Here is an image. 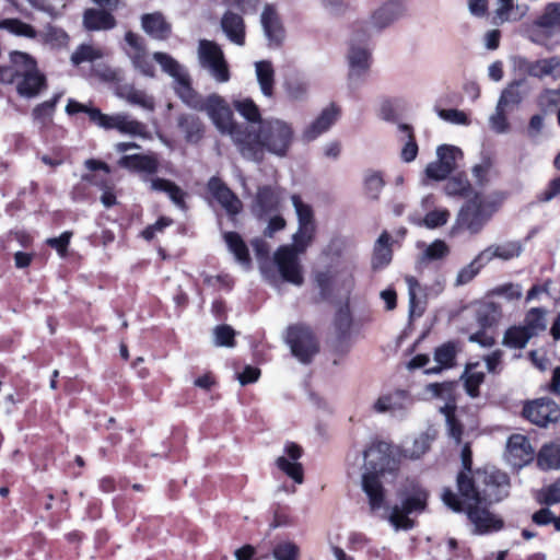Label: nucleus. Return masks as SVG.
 <instances>
[{"label":"nucleus","instance_id":"e2e57ef3","mask_svg":"<svg viewBox=\"0 0 560 560\" xmlns=\"http://www.w3.org/2000/svg\"><path fill=\"white\" fill-rule=\"evenodd\" d=\"M234 335L235 332L230 326H217L214 328V343L220 347H232Z\"/></svg>","mask_w":560,"mask_h":560},{"label":"nucleus","instance_id":"09e8293b","mask_svg":"<svg viewBox=\"0 0 560 560\" xmlns=\"http://www.w3.org/2000/svg\"><path fill=\"white\" fill-rule=\"evenodd\" d=\"M128 103L132 105L140 106L147 110L154 109V98L151 95H148L144 91L135 89L133 86H128L120 94Z\"/></svg>","mask_w":560,"mask_h":560},{"label":"nucleus","instance_id":"774afa93","mask_svg":"<svg viewBox=\"0 0 560 560\" xmlns=\"http://www.w3.org/2000/svg\"><path fill=\"white\" fill-rule=\"evenodd\" d=\"M541 501L549 505L560 502V479L544 489Z\"/></svg>","mask_w":560,"mask_h":560},{"label":"nucleus","instance_id":"6e6d98bb","mask_svg":"<svg viewBox=\"0 0 560 560\" xmlns=\"http://www.w3.org/2000/svg\"><path fill=\"white\" fill-rule=\"evenodd\" d=\"M385 185V182L378 172H369L364 176V189L370 199L377 200Z\"/></svg>","mask_w":560,"mask_h":560},{"label":"nucleus","instance_id":"473e14b6","mask_svg":"<svg viewBox=\"0 0 560 560\" xmlns=\"http://www.w3.org/2000/svg\"><path fill=\"white\" fill-rule=\"evenodd\" d=\"M149 182L152 190L167 194L173 203L179 209L185 210L187 208L185 202L187 194L175 183L160 177L151 178Z\"/></svg>","mask_w":560,"mask_h":560},{"label":"nucleus","instance_id":"4d7b16f0","mask_svg":"<svg viewBox=\"0 0 560 560\" xmlns=\"http://www.w3.org/2000/svg\"><path fill=\"white\" fill-rule=\"evenodd\" d=\"M103 57V54L100 49H95L91 45L82 44L80 45L75 51L71 55V62L74 66H79L85 61H93Z\"/></svg>","mask_w":560,"mask_h":560},{"label":"nucleus","instance_id":"a878e982","mask_svg":"<svg viewBox=\"0 0 560 560\" xmlns=\"http://www.w3.org/2000/svg\"><path fill=\"white\" fill-rule=\"evenodd\" d=\"M118 165L132 172L152 175L159 170V160L154 154H126L118 160Z\"/></svg>","mask_w":560,"mask_h":560},{"label":"nucleus","instance_id":"1a4fd4ad","mask_svg":"<svg viewBox=\"0 0 560 560\" xmlns=\"http://www.w3.org/2000/svg\"><path fill=\"white\" fill-rule=\"evenodd\" d=\"M428 492L421 487H413L402 499L400 505H395L388 516V522L396 529L408 530L415 526L410 514L421 513L427 506Z\"/></svg>","mask_w":560,"mask_h":560},{"label":"nucleus","instance_id":"a18cd8bd","mask_svg":"<svg viewBox=\"0 0 560 560\" xmlns=\"http://www.w3.org/2000/svg\"><path fill=\"white\" fill-rule=\"evenodd\" d=\"M535 25L541 28H560V2L546 5L544 13L535 21Z\"/></svg>","mask_w":560,"mask_h":560},{"label":"nucleus","instance_id":"ddd939ff","mask_svg":"<svg viewBox=\"0 0 560 560\" xmlns=\"http://www.w3.org/2000/svg\"><path fill=\"white\" fill-rule=\"evenodd\" d=\"M125 42L126 47H124V50L131 60L133 68L142 75L153 78L155 71L154 65L148 55L144 39L140 35L129 31L125 34Z\"/></svg>","mask_w":560,"mask_h":560},{"label":"nucleus","instance_id":"8fccbe9b","mask_svg":"<svg viewBox=\"0 0 560 560\" xmlns=\"http://www.w3.org/2000/svg\"><path fill=\"white\" fill-rule=\"evenodd\" d=\"M455 359V347L451 343L443 345L435 350L434 360L439 364L435 368L425 370L427 374H435L442 371L444 368L453 365Z\"/></svg>","mask_w":560,"mask_h":560},{"label":"nucleus","instance_id":"f257e3e1","mask_svg":"<svg viewBox=\"0 0 560 560\" xmlns=\"http://www.w3.org/2000/svg\"><path fill=\"white\" fill-rule=\"evenodd\" d=\"M153 59L173 78V90L177 97L189 108L206 112L217 129L232 138L243 158L261 162L265 151L278 158L288 155L295 139L292 124L270 117L260 121L258 130L248 125H237L224 98L218 94L205 98L199 94L192 88L187 69L171 55L159 51L153 54Z\"/></svg>","mask_w":560,"mask_h":560},{"label":"nucleus","instance_id":"f03ea898","mask_svg":"<svg viewBox=\"0 0 560 560\" xmlns=\"http://www.w3.org/2000/svg\"><path fill=\"white\" fill-rule=\"evenodd\" d=\"M457 488L463 501L450 489L443 491L442 500L454 512L466 511L476 533L485 534L503 527V521L481 504L498 502L508 497L510 479L505 472L490 467L478 469L472 478L458 474Z\"/></svg>","mask_w":560,"mask_h":560},{"label":"nucleus","instance_id":"5fc2aeb1","mask_svg":"<svg viewBox=\"0 0 560 560\" xmlns=\"http://www.w3.org/2000/svg\"><path fill=\"white\" fill-rule=\"evenodd\" d=\"M235 109L249 122H258L262 120L258 106L250 100L245 98L234 102Z\"/></svg>","mask_w":560,"mask_h":560},{"label":"nucleus","instance_id":"864d4df0","mask_svg":"<svg viewBox=\"0 0 560 560\" xmlns=\"http://www.w3.org/2000/svg\"><path fill=\"white\" fill-rule=\"evenodd\" d=\"M511 110L505 107H500L497 103L494 113L489 117V126L495 133H506L510 131V122L508 120V114Z\"/></svg>","mask_w":560,"mask_h":560},{"label":"nucleus","instance_id":"7c9ffc66","mask_svg":"<svg viewBox=\"0 0 560 560\" xmlns=\"http://www.w3.org/2000/svg\"><path fill=\"white\" fill-rule=\"evenodd\" d=\"M525 71L528 75L542 79L545 77L560 78V57H550L527 62Z\"/></svg>","mask_w":560,"mask_h":560},{"label":"nucleus","instance_id":"37998d69","mask_svg":"<svg viewBox=\"0 0 560 560\" xmlns=\"http://www.w3.org/2000/svg\"><path fill=\"white\" fill-rule=\"evenodd\" d=\"M405 281L408 287L409 310L411 314L420 316L423 313V301L420 296L421 287L418 280L412 276H406Z\"/></svg>","mask_w":560,"mask_h":560},{"label":"nucleus","instance_id":"680f3d73","mask_svg":"<svg viewBox=\"0 0 560 560\" xmlns=\"http://www.w3.org/2000/svg\"><path fill=\"white\" fill-rule=\"evenodd\" d=\"M450 218V212L446 209H435L429 211L424 219L423 223L429 229H435L444 225Z\"/></svg>","mask_w":560,"mask_h":560},{"label":"nucleus","instance_id":"603ef678","mask_svg":"<svg viewBox=\"0 0 560 560\" xmlns=\"http://www.w3.org/2000/svg\"><path fill=\"white\" fill-rule=\"evenodd\" d=\"M436 156L446 168H451L453 172L456 167V160L463 158V152L457 147L442 144L436 149Z\"/></svg>","mask_w":560,"mask_h":560},{"label":"nucleus","instance_id":"ea45409f","mask_svg":"<svg viewBox=\"0 0 560 560\" xmlns=\"http://www.w3.org/2000/svg\"><path fill=\"white\" fill-rule=\"evenodd\" d=\"M456 405L453 400H448L444 406L440 407V411L445 416L448 435L459 444L462 442L463 427L455 418Z\"/></svg>","mask_w":560,"mask_h":560},{"label":"nucleus","instance_id":"c03bdc74","mask_svg":"<svg viewBox=\"0 0 560 560\" xmlns=\"http://www.w3.org/2000/svg\"><path fill=\"white\" fill-rule=\"evenodd\" d=\"M301 549L298 544L290 539L278 541L272 548L275 560H300Z\"/></svg>","mask_w":560,"mask_h":560},{"label":"nucleus","instance_id":"0e129e2a","mask_svg":"<svg viewBox=\"0 0 560 560\" xmlns=\"http://www.w3.org/2000/svg\"><path fill=\"white\" fill-rule=\"evenodd\" d=\"M448 247H425L424 253L418 260L419 268H422L431 261L440 260L447 255Z\"/></svg>","mask_w":560,"mask_h":560},{"label":"nucleus","instance_id":"aec40b11","mask_svg":"<svg viewBox=\"0 0 560 560\" xmlns=\"http://www.w3.org/2000/svg\"><path fill=\"white\" fill-rule=\"evenodd\" d=\"M281 201V191L278 186L265 185L257 189L252 203V213L257 219H265L278 211Z\"/></svg>","mask_w":560,"mask_h":560},{"label":"nucleus","instance_id":"c85d7f7f","mask_svg":"<svg viewBox=\"0 0 560 560\" xmlns=\"http://www.w3.org/2000/svg\"><path fill=\"white\" fill-rule=\"evenodd\" d=\"M141 26L148 35L160 40L166 39L172 31L171 24L165 21L160 12L143 14Z\"/></svg>","mask_w":560,"mask_h":560},{"label":"nucleus","instance_id":"e433bc0d","mask_svg":"<svg viewBox=\"0 0 560 560\" xmlns=\"http://www.w3.org/2000/svg\"><path fill=\"white\" fill-rule=\"evenodd\" d=\"M37 38L52 49L66 46L69 40L68 34L52 24H47L42 32H38Z\"/></svg>","mask_w":560,"mask_h":560},{"label":"nucleus","instance_id":"3c124183","mask_svg":"<svg viewBox=\"0 0 560 560\" xmlns=\"http://www.w3.org/2000/svg\"><path fill=\"white\" fill-rule=\"evenodd\" d=\"M534 337L546 329V312L542 308L534 307L529 310L523 325Z\"/></svg>","mask_w":560,"mask_h":560},{"label":"nucleus","instance_id":"9b49d317","mask_svg":"<svg viewBox=\"0 0 560 560\" xmlns=\"http://www.w3.org/2000/svg\"><path fill=\"white\" fill-rule=\"evenodd\" d=\"M291 353L299 362L308 364L318 352V343L312 330L304 325L289 326L284 337Z\"/></svg>","mask_w":560,"mask_h":560},{"label":"nucleus","instance_id":"a19ab883","mask_svg":"<svg viewBox=\"0 0 560 560\" xmlns=\"http://www.w3.org/2000/svg\"><path fill=\"white\" fill-rule=\"evenodd\" d=\"M537 463L545 470L560 468V445H545L538 453Z\"/></svg>","mask_w":560,"mask_h":560},{"label":"nucleus","instance_id":"20e7f679","mask_svg":"<svg viewBox=\"0 0 560 560\" xmlns=\"http://www.w3.org/2000/svg\"><path fill=\"white\" fill-rule=\"evenodd\" d=\"M255 249L260 272L267 280H276L279 273L289 283L298 287L303 284L300 255L304 253L305 247H278L272 257H270L269 247H255Z\"/></svg>","mask_w":560,"mask_h":560},{"label":"nucleus","instance_id":"dca6fc26","mask_svg":"<svg viewBox=\"0 0 560 560\" xmlns=\"http://www.w3.org/2000/svg\"><path fill=\"white\" fill-rule=\"evenodd\" d=\"M207 189L212 199L220 205L231 220H234L242 212L243 202L221 178L212 176L208 180Z\"/></svg>","mask_w":560,"mask_h":560},{"label":"nucleus","instance_id":"9d476101","mask_svg":"<svg viewBox=\"0 0 560 560\" xmlns=\"http://www.w3.org/2000/svg\"><path fill=\"white\" fill-rule=\"evenodd\" d=\"M197 55L200 67L207 70L215 81L224 83L230 80L229 66L223 50L215 42L200 39Z\"/></svg>","mask_w":560,"mask_h":560},{"label":"nucleus","instance_id":"5701e85b","mask_svg":"<svg viewBox=\"0 0 560 560\" xmlns=\"http://www.w3.org/2000/svg\"><path fill=\"white\" fill-rule=\"evenodd\" d=\"M301 455V447L298 444L290 443L284 447V455L276 460L277 467L299 485L304 480L303 467L299 463Z\"/></svg>","mask_w":560,"mask_h":560},{"label":"nucleus","instance_id":"bf43d9fd","mask_svg":"<svg viewBox=\"0 0 560 560\" xmlns=\"http://www.w3.org/2000/svg\"><path fill=\"white\" fill-rule=\"evenodd\" d=\"M94 112H101L96 107H89L88 105L81 104L72 98L68 101L66 106V113L68 115H74L77 113H85L90 120L100 127L101 120L94 115Z\"/></svg>","mask_w":560,"mask_h":560},{"label":"nucleus","instance_id":"49530a36","mask_svg":"<svg viewBox=\"0 0 560 560\" xmlns=\"http://www.w3.org/2000/svg\"><path fill=\"white\" fill-rule=\"evenodd\" d=\"M535 25L541 28H560V2L546 5L544 13L535 21Z\"/></svg>","mask_w":560,"mask_h":560},{"label":"nucleus","instance_id":"6e6552de","mask_svg":"<svg viewBox=\"0 0 560 560\" xmlns=\"http://www.w3.org/2000/svg\"><path fill=\"white\" fill-rule=\"evenodd\" d=\"M497 211L495 203L481 194H475L459 210L453 231L478 233Z\"/></svg>","mask_w":560,"mask_h":560},{"label":"nucleus","instance_id":"13d9d810","mask_svg":"<svg viewBox=\"0 0 560 560\" xmlns=\"http://www.w3.org/2000/svg\"><path fill=\"white\" fill-rule=\"evenodd\" d=\"M490 295L502 296L508 301H515L522 298L523 289L520 284L506 283L491 290Z\"/></svg>","mask_w":560,"mask_h":560},{"label":"nucleus","instance_id":"338daca9","mask_svg":"<svg viewBox=\"0 0 560 560\" xmlns=\"http://www.w3.org/2000/svg\"><path fill=\"white\" fill-rule=\"evenodd\" d=\"M558 197H560V176L549 182L547 188L537 195V200L539 202H549Z\"/></svg>","mask_w":560,"mask_h":560},{"label":"nucleus","instance_id":"393cba45","mask_svg":"<svg viewBox=\"0 0 560 560\" xmlns=\"http://www.w3.org/2000/svg\"><path fill=\"white\" fill-rule=\"evenodd\" d=\"M83 26L86 31H108L117 25L115 16L109 10L102 8H89L83 12Z\"/></svg>","mask_w":560,"mask_h":560},{"label":"nucleus","instance_id":"4be33fe9","mask_svg":"<svg viewBox=\"0 0 560 560\" xmlns=\"http://www.w3.org/2000/svg\"><path fill=\"white\" fill-rule=\"evenodd\" d=\"M340 115V108L336 104H330L324 108L320 114L302 131V140L311 142L325 133L337 121Z\"/></svg>","mask_w":560,"mask_h":560},{"label":"nucleus","instance_id":"69168bd1","mask_svg":"<svg viewBox=\"0 0 560 560\" xmlns=\"http://www.w3.org/2000/svg\"><path fill=\"white\" fill-rule=\"evenodd\" d=\"M393 258L390 247H375L372 257V267L374 270L383 269L386 267Z\"/></svg>","mask_w":560,"mask_h":560},{"label":"nucleus","instance_id":"de8ad7c7","mask_svg":"<svg viewBox=\"0 0 560 560\" xmlns=\"http://www.w3.org/2000/svg\"><path fill=\"white\" fill-rule=\"evenodd\" d=\"M532 337L524 326H513L505 331L503 343L510 348L522 349Z\"/></svg>","mask_w":560,"mask_h":560},{"label":"nucleus","instance_id":"2eb2a0df","mask_svg":"<svg viewBox=\"0 0 560 560\" xmlns=\"http://www.w3.org/2000/svg\"><path fill=\"white\" fill-rule=\"evenodd\" d=\"M413 405L412 397L405 390L381 395L373 404V410L377 413H389L397 419H404Z\"/></svg>","mask_w":560,"mask_h":560},{"label":"nucleus","instance_id":"6ab92c4d","mask_svg":"<svg viewBox=\"0 0 560 560\" xmlns=\"http://www.w3.org/2000/svg\"><path fill=\"white\" fill-rule=\"evenodd\" d=\"M535 451L527 436L515 433L506 442L505 460L514 468H522L534 459Z\"/></svg>","mask_w":560,"mask_h":560},{"label":"nucleus","instance_id":"423d86ee","mask_svg":"<svg viewBox=\"0 0 560 560\" xmlns=\"http://www.w3.org/2000/svg\"><path fill=\"white\" fill-rule=\"evenodd\" d=\"M407 11L406 0H385L375 8L368 20H357L352 27L357 34L362 33L363 38L371 39L377 34L400 20Z\"/></svg>","mask_w":560,"mask_h":560},{"label":"nucleus","instance_id":"b1692460","mask_svg":"<svg viewBox=\"0 0 560 560\" xmlns=\"http://www.w3.org/2000/svg\"><path fill=\"white\" fill-rule=\"evenodd\" d=\"M220 27L232 44L237 46L245 45L246 25L241 14L231 10L225 11L220 20Z\"/></svg>","mask_w":560,"mask_h":560},{"label":"nucleus","instance_id":"4468645a","mask_svg":"<svg viewBox=\"0 0 560 560\" xmlns=\"http://www.w3.org/2000/svg\"><path fill=\"white\" fill-rule=\"evenodd\" d=\"M291 201L299 222L298 231L293 234V245H308L314 241L316 233L313 209L310 205L304 203L298 195H293Z\"/></svg>","mask_w":560,"mask_h":560},{"label":"nucleus","instance_id":"c9c22d12","mask_svg":"<svg viewBox=\"0 0 560 560\" xmlns=\"http://www.w3.org/2000/svg\"><path fill=\"white\" fill-rule=\"evenodd\" d=\"M283 88L290 100L304 101L308 95L310 81L302 74H293L284 80Z\"/></svg>","mask_w":560,"mask_h":560},{"label":"nucleus","instance_id":"2f4dec72","mask_svg":"<svg viewBox=\"0 0 560 560\" xmlns=\"http://www.w3.org/2000/svg\"><path fill=\"white\" fill-rule=\"evenodd\" d=\"M527 94L525 80H516L510 83L501 93L498 104L500 107H505L513 110L522 103Z\"/></svg>","mask_w":560,"mask_h":560},{"label":"nucleus","instance_id":"58836bf2","mask_svg":"<svg viewBox=\"0 0 560 560\" xmlns=\"http://www.w3.org/2000/svg\"><path fill=\"white\" fill-rule=\"evenodd\" d=\"M444 191L451 197L467 198L472 194V187L465 175L457 174L447 178Z\"/></svg>","mask_w":560,"mask_h":560},{"label":"nucleus","instance_id":"bb28decb","mask_svg":"<svg viewBox=\"0 0 560 560\" xmlns=\"http://www.w3.org/2000/svg\"><path fill=\"white\" fill-rule=\"evenodd\" d=\"M177 126L184 133L185 140L189 143L196 144L203 138V122L195 114L184 113L178 115Z\"/></svg>","mask_w":560,"mask_h":560},{"label":"nucleus","instance_id":"72a5a7b5","mask_svg":"<svg viewBox=\"0 0 560 560\" xmlns=\"http://www.w3.org/2000/svg\"><path fill=\"white\" fill-rule=\"evenodd\" d=\"M256 79L264 96L272 97L275 89V69L270 60L255 62Z\"/></svg>","mask_w":560,"mask_h":560},{"label":"nucleus","instance_id":"f8f14e48","mask_svg":"<svg viewBox=\"0 0 560 560\" xmlns=\"http://www.w3.org/2000/svg\"><path fill=\"white\" fill-rule=\"evenodd\" d=\"M520 255V247H486L467 267L457 276V284L469 282L479 270L493 258L509 260Z\"/></svg>","mask_w":560,"mask_h":560},{"label":"nucleus","instance_id":"a211bd4d","mask_svg":"<svg viewBox=\"0 0 560 560\" xmlns=\"http://www.w3.org/2000/svg\"><path fill=\"white\" fill-rule=\"evenodd\" d=\"M523 416L533 424L546 428L559 419L560 409L555 401L540 398L527 402L523 408Z\"/></svg>","mask_w":560,"mask_h":560},{"label":"nucleus","instance_id":"f3484780","mask_svg":"<svg viewBox=\"0 0 560 560\" xmlns=\"http://www.w3.org/2000/svg\"><path fill=\"white\" fill-rule=\"evenodd\" d=\"M97 119L101 120L100 127L106 130L117 129L120 133L148 138L147 126L136 119H131L127 114L106 115L102 112H94Z\"/></svg>","mask_w":560,"mask_h":560},{"label":"nucleus","instance_id":"79ce46f5","mask_svg":"<svg viewBox=\"0 0 560 560\" xmlns=\"http://www.w3.org/2000/svg\"><path fill=\"white\" fill-rule=\"evenodd\" d=\"M398 129L405 135L404 140H406L400 152V158L404 162H412L418 154V144L415 139L413 129L407 124H399Z\"/></svg>","mask_w":560,"mask_h":560},{"label":"nucleus","instance_id":"412c9836","mask_svg":"<svg viewBox=\"0 0 560 560\" xmlns=\"http://www.w3.org/2000/svg\"><path fill=\"white\" fill-rule=\"evenodd\" d=\"M260 24L268 42L269 48H279L285 37V31L277 13L271 4L265 5L261 15Z\"/></svg>","mask_w":560,"mask_h":560},{"label":"nucleus","instance_id":"4c0bfd02","mask_svg":"<svg viewBox=\"0 0 560 560\" xmlns=\"http://www.w3.org/2000/svg\"><path fill=\"white\" fill-rule=\"evenodd\" d=\"M0 30H5L14 36L25 37L28 39H35L38 35V32L33 25L25 23L20 19L0 20Z\"/></svg>","mask_w":560,"mask_h":560},{"label":"nucleus","instance_id":"7ed1b4c3","mask_svg":"<svg viewBox=\"0 0 560 560\" xmlns=\"http://www.w3.org/2000/svg\"><path fill=\"white\" fill-rule=\"evenodd\" d=\"M347 462L349 476L361 475L362 489L369 498L371 510L384 508V489L378 478L385 471H394L397 468L396 462L388 453L387 444L374 443L363 452L352 450Z\"/></svg>","mask_w":560,"mask_h":560},{"label":"nucleus","instance_id":"0eeeda50","mask_svg":"<svg viewBox=\"0 0 560 560\" xmlns=\"http://www.w3.org/2000/svg\"><path fill=\"white\" fill-rule=\"evenodd\" d=\"M369 40L363 38L362 33L357 34L355 30L351 26L346 59L348 65V85L352 90L361 86L370 73L372 50L368 46Z\"/></svg>","mask_w":560,"mask_h":560},{"label":"nucleus","instance_id":"cd10ccee","mask_svg":"<svg viewBox=\"0 0 560 560\" xmlns=\"http://www.w3.org/2000/svg\"><path fill=\"white\" fill-rule=\"evenodd\" d=\"M436 432L433 429H428L412 440H407L402 444L401 453L405 457L417 459L420 458L429 448L431 443L435 440Z\"/></svg>","mask_w":560,"mask_h":560},{"label":"nucleus","instance_id":"052dcab7","mask_svg":"<svg viewBox=\"0 0 560 560\" xmlns=\"http://www.w3.org/2000/svg\"><path fill=\"white\" fill-rule=\"evenodd\" d=\"M438 116L453 125H469V118L463 110L451 108V109H438Z\"/></svg>","mask_w":560,"mask_h":560},{"label":"nucleus","instance_id":"39448f33","mask_svg":"<svg viewBox=\"0 0 560 560\" xmlns=\"http://www.w3.org/2000/svg\"><path fill=\"white\" fill-rule=\"evenodd\" d=\"M11 67L5 83H14L19 96L23 98L38 97L48 88L45 73L37 66V61L30 54L12 51L10 54Z\"/></svg>","mask_w":560,"mask_h":560},{"label":"nucleus","instance_id":"c756f323","mask_svg":"<svg viewBox=\"0 0 560 560\" xmlns=\"http://www.w3.org/2000/svg\"><path fill=\"white\" fill-rule=\"evenodd\" d=\"M62 97V92L56 93L48 101L37 104L32 109V119L40 129H46L52 124L57 104Z\"/></svg>","mask_w":560,"mask_h":560},{"label":"nucleus","instance_id":"f704fd0d","mask_svg":"<svg viewBox=\"0 0 560 560\" xmlns=\"http://www.w3.org/2000/svg\"><path fill=\"white\" fill-rule=\"evenodd\" d=\"M502 316L501 305L491 301L483 300L478 303L476 310V319L482 328L495 325Z\"/></svg>","mask_w":560,"mask_h":560}]
</instances>
